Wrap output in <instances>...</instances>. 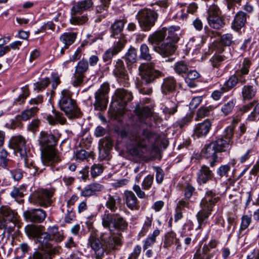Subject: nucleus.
<instances>
[{
  "mask_svg": "<svg viewBox=\"0 0 259 259\" xmlns=\"http://www.w3.org/2000/svg\"><path fill=\"white\" fill-rule=\"evenodd\" d=\"M122 244L120 235H113L107 233H102L100 239L91 235L88 241V245L94 250L96 259H102L105 251L108 253L115 250Z\"/></svg>",
  "mask_w": 259,
  "mask_h": 259,
  "instance_id": "obj_1",
  "label": "nucleus"
},
{
  "mask_svg": "<svg viewBox=\"0 0 259 259\" xmlns=\"http://www.w3.org/2000/svg\"><path fill=\"white\" fill-rule=\"evenodd\" d=\"M38 142L44 165L52 166L61 161V154L55 148L58 139L54 135L42 131L40 133Z\"/></svg>",
  "mask_w": 259,
  "mask_h": 259,
  "instance_id": "obj_2",
  "label": "nucleus"
},
{
  "mask_svg": "<svg viewBox=\"0 0 259 259\" xmlns=\"http://www.w3.org/2000/svg\"><path fill=\"white\" fill-rule=\"evenodd\" d=\"M152 136L149 131L134 128L130 134L129 139L133 147L129 149L130 153L136 157H142L148 152L147 143Z\"/></svg>",
  "mask_w": 259,
  "mask_h": 259,
  "instance_id": "obj_3",
  "label": "nucleus"
},
{
  "mask_svg": "<svg viewBox=\"0 0 259 259\" xmlns=\"http://www.w3.org/2000/svg\"><path fill=\"white\" fill-rule=\"evenodd\" d=\"M141 77V84H138L139 92L142 94H150L152 91L149 88H145L144 85L153 82L156 78L162 76V73L154 69L153 64L143 63L139 67Z\"/></svg>",
  "mask_w": 259,
  "mask_h": 259,
  "instance_id": "obj_4",
  "label": "nucleus"
},
{
  "mask_svg": "<svg viewBox=\"0 0 259 259\" xmlns=\"http://www.w3.org/2000/svg\"><path fill=\"white\" fill-rule=\"evenodd\" d=\"M102 224L105 228L109 229L108 234L121 235L122 242V235L120 232L126 229L128 223L125 220L117 214H111L105 212L102 217Z\"/></svg>",
  "mask_w": 259,
  "mask_h": 259,
  "instance_id": "obj_5",
  "label": "nucleus"
},
{
  "mask_svg": "<svg viewBox=\"0 0 259 259\" xmlns=\"http://www.w3.org/2000/svg\"><path fill=\"white\" fill-rule=\"evenodd\" d=\"M219 199L220 197L212 191H209L206 193L200 203L201 209L196 215L199 228H201L207 222L213 206Z\"/></svg>",
  "mask_w": 259,
  "mask_h": 259,
  "instance_id": "obj_6",
  "label": "nucleus"
},
{
  "mask_svg": "<svg viewBox=\"0 0 259 259\" xmlns=\"http://www.w3.org/2000/svg\"><path fill=\"white\" fill-rule=\"evenodd\" d=\"M58 105L69 118L80 117V110L75 101L72 98V93L69 90L64 89L61 91Z\"/></svg>",
  "mask_w": 259,
  "mask_h": 259,
  "instance_id": "obj_7",
  "label": "nucleus"
},
{
  "mask_svg": "<svg viewBox=\"0 0 259 259\" xmlns=\"http://www.w3.org/2000/svg\"><path fill=\"white\" fill-rule=\"evenodd\" d=\"M0 229H4L3 233L7 231L9 234L18 221L17 213L7 206L0 208Z\"/></svg>",
  "mask_w": 259,
  "mask_h": 259,
  "instance_id": "obj_8",
  "label": "nucleus"
},
{
  "mask_svg": "<svg viewBox=\"0 0 259 259\" xmlns=\"http://www.w3.org/2000/svg\"><path fill=\"white\" fill-rule=\"evenodd\" d=\"M157 17L155 11L148 9L142 10L137 15L140 26L144 31L149 30L154 25Z\"/></svg>",
  "mask_w": 259,
  "mask_h": 259,
  "instance_id": "obj_9",
  "label": "nucleus"
},
{
  "mask_svg": "<svg viewBox=\"0 0 259 259\" xmlns=\"http://www.w3.org/2000/svg\"><path fill=\"white\" fill-rule=\"evenodd\" d=\"M53 190L41 189L34 192L29 198L30 203L40 206L47 207L52 202Z\"/></svg>",
  "mask_w": 259,
  "mask_h": 259,
  "instance_id": "obj_10",
  "label": "nucleus"
},
{
  "mask_svg": "<svg viewBox=\"0 0 259 259\" xmlns=\"http://www.w3.org/2000/svg\"><path fill=\"white\" fill-rule=\"evenodd\" d=\"M25 139L22 136L12 137L9 141V146L13 149L16 154H19L21 157H26L30 154V149L27 147Z\"/></svg>",
  "mask_w": 259,
  "mask_h": 259,
  "instance_id": "obj_11",
  "label": "nucleus"
},
{
  "mask_svg": "<svg viewBox=\"0 0 259 259\" xmlns=\"http://www.w3.org/2000/svg\"><path fill=\"white\" fill-rule=\"evenodd\" d=\"M109 85L107 83H103L95 93V102L94 106L96 110H105L108 102V94Z\"/></svg>",
  "mask_w": 259,
  "mask_h": 259,
  "instance_id": "obj_12",
  "label": "nucleus"
},
{
  "mask_svg": "<svg viewBox=\"0 0 259 259\" xmlns=\"http://www.w3.org/2000/svg\"><path fill=\"white\" fill-rule=\"evenodd\" d=\"M89 68V63L87 60L82 59L78 62L73 75L72 85L74 87L79 86L82 83L84 73Z\"/></svg>",
  "mask_w": 259,
  "mask_h": 259,
  "instance_id": "obj_13",
  "label": "nucleus"
},
{
  "mask_svg": "<svg viewBox=\"0 0 259 259\" xmlns=\"http://www.w3.org/2000/svg\"><path fill=\"white\" fill-rule=\"evenodd\" d=\"M23 215L27 221L36 223L42 222L46 217L45 211L40 208L26 210Z\"/></svg>",
  "mask_w": 259,
  "mask_h": 259,
  "instance_id": "obj_14",
  "label": "nucleus"
},
{
  "mask_svg": "<svg viewBox=\"0 0 259 259\" xmlns=\"http://www.w3.org/2000/svg\"><path fill=\"white\" fill-rule=\"evenodd\" d=\"M176 49L177 47L175 44L166 39L160 45L154 47V50L163 57L172 55Z\"/></svg>",
  "mask_w": 259,
  "mask_h": 259,
  "instance_id": "obj_15",
  "label": "nucleus"
},
{
  "mask_svg": "<svg viewBox=\"0 0 259 259\" xmlns=\"http://www.w3.org/2000/svg\"><path fill=\"white\" fill-rule=\"evenodd\" d=\"M112 142L110 138H105L100 140L99 145V157L101 160L109 158V152L112 148Z\"/></svg>",
  "mask_w": 259,
  "mask_h": 259,
  "instance_id": "obj_16",
  "label": "nucleus"
},
{
  "mask_svg": "<svg viewBox=\"0 0 259 259\" xmlns=\"http://www.w3.org/2000/svg\"><path fill=\"white\" fill-rule=\"evenodd\" d=\"M115 95L118 103L122 107L125 106L133 98L131 92L121 89L116 90Z\"/></svg>",
  "mask_w": 259,
  "mask_h": 259,
  "instance_id": "obj_17",
  "label": "nucleus"
},
{
  "mask_svg": "<svg viewBox=\"0 0 259 259\" xmlns=\"http://www.w3.org/2000/svg\"><path fill=\"white\" fill-rule=\"evenodd\" d=\"M211 125V122L208 119L197 124L194 128V134L198 138L205 136L209 133Z\"/></svg>",
  "mask_w": 259,
  "mask_h": 259,
  "instance_id": "obj_18",
  "label": "nucleus"
},
{
  "mask_svg": "<svg viewBox=\"0 0 259 259\" xmlns=\"http://www.w3.org/2000/svg\"><path fill=\"white\" fill-rule=\"evenodd\" d=\"M36 242L39 244L41 248L45 249H56L52 247L51 243V236L48 232L45 231V228L36 237Z\"/></svg>",
  "mask_w": 259,
  "mask_h": 259,
  "instance_id": "obj_19",
  "label": "nucleus"
},
{
  "mask_svg": "<svg viewBox=\"0 0 259 259\" xmlns=\"http://www.w3.org/2000/svg\"><path fill=\"white\" fill-rule=\"evenodd\" d=\"M213 177L212 171L205 165L201 166L197 172V182L200 184H205Z\"/></svg>",
  "mask_w": 259,
  "mask_h": 259,
  "instance_id": "obj_20",
  "label": "nucleus"
},
{
  "mask_svg": "<svg viewBox=\"0 0 259 259\" xmlns=\"http://www.w3.org/2000/svg\"><path fill=\"white\" fill-rule=\"evenodd\" d=\"M57 249H45L44 248L36 250L31 254L28 259H52L56 253Z\"/></svg>",
  "mask_w": 259,
  "mask_h": 259,
  "instance_id": "obj_21",
  "label": "nucleus"
},
{
  "mask_svg": "<svg viewBox=\"0 0 259 259\" xmlns=\"http://www.w3.org/2000/svg\"><path fill=\"white\" fill-rule=\"evenodd\" d=\"M257 88L255 85H244L241 90L242 100L245 102L251 101L255 98L257 93Z\"/></svg>",
  "mask_w": 259,
  "mask_h": 259,
  "instance_id": "obj_22",
  "label": "nucleus"
},
{
  "mask_svg": "<svg viewBox=\"0 0 259 259\" xmlns=\"http://www.w3.org/2000/svg\"><path fill=\"white\" fill-rule=\"evenodd\" d=\"M167 34V28H163L161 30L156 31L153 34L149 36L148 38L149 42L153 46L160 45L164 41Z\"/></svg>",
  "mask_w": 259,
  "mask_h": 259,
  "instance_id": "obj_23",
  "label": "nucleus"
},
{
  "mask_svg": "<svg viewBox=\"0 0 259 259\" xmlns=\"http://www.w3.org/2000/svg\"><path fill=\"white\" fill-rule=\"evenodd\" d=\"M113 73L117 77L123 79L125 81L128 79L124 63L123 61L120 59H118L116 61L113 69Z\"/></svg>",
  "mask_w": 259,
  "mask_h": 259,
  "instance_id": "obj_24",
  "label": "nucleus"
},
{
  "mask_svg": "<svg viewBox=\"0 0 259 259\" xmlns=\"http://www.w3.org/2000/svg\"><path fill=\"white\" fill-rule=\"evenodd\" d=\"M124 196L126 206L131 209H138L139 207V201L135 194L131 191H125Z\"/></svg>",
  "mask_w": 259,
  "mask_h": 259,
  "instance_id": "obj_25",
  "label": "nucleus"
},
{
  "mask_svg": "<svg viewBox=\"0 0 259 259\" xmlns=\"http://www.w3.org/2000/svg\"><path fill=\"white\" fill-rule=\"evenodd\" d=\"M47 120L49 123L52 125H55L57 123L63 125L66 122V119L63 116V113L55 110H53L51 114L47 116Z\"/></svg>",
  "mask_w": 259,
  "mask_h": 259,
  "instance_id": "obj_26",
  "label": "nucleus"
},
{
  "mask_svg": "<svg viewBox=\"0 0 259 259\" xmlns=\"http://www.w3.org/2000/svg\"><path fill=\"white\" fill-rule=\"evenodd\" d=\"M246 82V79L245 77H241L237 75L235 72L234 74L231 75L229 79L225 82L224 88L227 89V91L232 89L235 87L238 82L241 84H245Z\"/></svg>",
  "mask_w": 259,
  "mask_h": 259,
  "instance_id": "obj_27",
  "label": "nucleus"
},
{
  "mask_svg": "<svg viewBox=\"0 0 259 259\" xmlns=\"http://www.w3.org/2000/svg\"><path fill=\"white\" fill-rule=\"evenodd\" d=\"M246 21V14L242 11H239L236 14L232 23V29L236 31L240 30L245 25Z\"/></svg>",
  "mask_w": 259,
  "mask_h": 259,
  "instance_id": "obj_28",
  "label": "nucleus"
},
{
  "mask_svg": "<svg viewBox=\"0 0 259 259\" xmlns=\"http://www.w3.org/2000/svg\"><path fill=\"white\" fill-rule=\"evenodd\" d=\"M104 198L106 200V206L111 211L115 212L117 209L116 204L120 203V197L117 194L114 195L109 194L105 196Z\"/></svg>",
  "mask_w": 259,
  "mask_h": 259,
  "instance_id": "obj_29",
  "label": "nucleus"
},
{
  "mask_svg": "<svg viewBox=\"0 0 259 259\" xmlns=\"http://www.w3.org/2000/svg\"><path fill=\"white\" fill-rule=\"evenodd\" d=\"M92 0H83L75 4L71 9L72 13L76 14L89 10L93 6Z\"/></svg>",
  "mask_w": 259,
  "mask_h": 259,
  "instance_id": "obj_30",
  "label": "nucleus"
},
{
  "mask_svg": "<svg viewBox=\"0 0 259 259\" xmlns=\"http://www.w3.org/2000/svg\"><path fill=\"white\" fill-rule=\"evenodd\" d=\"M21 157L24 159L26 171L29 173L30 175L34 176L37 172L38 168L32 159L31 154H28L26 157Z\"/></svg>",
  "mask_w": 259,
  "mask_h": 259,
  "instance_id": "obj_31",
  "label": "nucleus"
},
{
  "mask_svg": "<svg viewBox=\"0 0 259 259\" xmlns=\"http://www.w3.org/2000/svg\"><path fill=\"white\" fill-rule=\"evenodd\" d=\"M252 62L248 58H244L242 63L240 65L239 69L235 71L237 75L241 77H244V76L247 75L249 72V68L251 66Z\"/></svg>",
  "mask_w": 259,
  "mask_h": 259,
  "instance_id": "obj_32",
  "label": "nucleus"
},
{
  "mask_svg": "<svg viewBox=\"0 0 259 259\" xmlns=\"http://www.w3.org/2000/svg\"><path fill=\"white\" fill-rule=\"evenodd\" d=\"M202 152L203 156L207 158H209V157L218 158L217 153L218 152L217 151L215 145L213 144L212 142L208 144L205 145L202 150Z\"/></svg>",
  "mask_w": 259,
  "mask_h": 259,
  "instance_id": "obj_33",
  "label": "nucleus"
},
{
  "mask_svg": "<svg viewBox=\"0 0 259 259\" xmlns=\"http://www.w3.org/2000/svg\"><path fill=\"white\" fill-rule=\"evenodd\" d=\"M212 142L215 145V149L218 152L226 151L232 143L230 140L227 141L223 138H219Z\"/></svg>",
  "mask_w": 259,
  "mask_h": 259,
  "instance_id": "obj_34",
  "label": "nucleus"
},
{
  "mask_svg": "<svg viewBox=\"0 0 259 259\" xmlns=\"http://www.w3.org/2000/svg\"><path fill=\"white\" fill-rule=\"evenodd\" d=\"M176 81L174 77H167L164 79L162 85V90L163 93L172 92L175 90Z\"/></svg>",
  "mask_w": 259,
  "mask_h": 259,
  "instance_id": "obj_35",
  "label": "nucleus"
},
{
  "mask_svg": "<svg viewBox=\"0 0 259 259\" xmlns=\"http://www.w3.org/2000/svg\"><path fill=\"white\" fill-rule=\"evenodd\" d=\"M168 32L167 37L166 40L170 42L172 41L174 44L177 42L180 39V36L181 35V32L178 27H171L168 29H167Z\"/></svg>",
  "mask_w": 259,
  "mask_h": 259,
  "instance_id": "obj_36",
  "label": "nucleus"
},
{
  "mask_svg": "<svg viewBox=\"0 0 259 259\" xmlns=\"http://www.w3.org/2000/svg\"><path fill=\"white\" fill-rule=\"evenodd\" d=\"M44 227L32 225H27L25 228V232L29 237H37Z\"/></svg>",
  "mask_w": 259,
  "mask_h": 259,
  "instance_id": "obj_37",
  "label": "nucleus"
},
{
  "mask_svg": "<svg viewBox=\"0 0 259 259\" xmlns=\"http://www.w3.org/2000/svg\"><path fill=\"white\" fill-rule=\"evenodd\" d=\"M209 246L204 245L202 248V251H201L200 249L197 250L193 259H210L213 257V254L212 253L209 254Z\"/></svg>",
  "mask_w": 259,
  "mask_h": 259,
  "instance_id": "obj_38",
  "label": "nucleus"
},
{
  "mask_svg": "<svg viewBox=\"0 0 259 259\" xmlns=\"http://www.w3.org/2000/svg\"><path fill=\"white\" fill-rule=\"evenodd\" d=\"M135 112L141 120L149 117L152 114L150 108L147 106L142 107L138 106L136 108Z\"/></svg>",
  "mask_w": 259,
  "mask_h": 259,
  "instance_id": "obj_39",
  "label": "nucleus"
},
{
  "mask_svg": "<svg viewBox=\"0 0 259 259\" xmlns=\"http://www.w3.org/2000/svg\"><path fill=\"white\" fill-rule=\"evenodd\" d=\"M207 21L209 26L214 29H219L225 25L224 19L222 16L208 19Z\"/></svg>",
  "mask_w": 259,
  "mask_h": 259,
  "instance_id": "obj_40",
  "label": "nucleus"
},
{
  "mask_svg": "<svg viewBox=\"0 0 259 259\" xmlns=\"http://www.w3.org/2000/svg\"><path fill=\"white\" fill-rule=\"evenodd\" d=\"M236 104V99L232 98L226 103H225L222 107L221 111L225 115H227L231 113Z\"/></svg>",
  "mask_w": 259,
  "mask_h": 259,
  "instance_id": "obj_41",
  "label": "nucleus"
},
{
  "mask_svg": "<svg viewBox=\"0 0 259 259\" xmlns=\"http://www.w3.org/2000/svg\"><path fill=\"white\" fill-rule=\"evenodd\" d=\"M124 27V22L121 20H118L115 21L111 27V36L115 37L120 34L123 30Z\"/></svg>",
  "mask_w": 259,
  "mask_h": 259,
  "instance_id": "obj_42",
  "label": "nucleus"
},
{
  "mask_svg": "<svg viewBox=\"0 0 259 259\" xmlns=\"http://www.w3.org/2000/svg\"><path fill=\"white\" fill-rule=\"evenodd\" d=\"M76 38V35L74 33H65L60 37V40L64 44L65 48L71 45Z\"/></svg>",
  "mask_w": 259,
  "mask_h": 259,
  "instance_id": "obj_43",
  "label": "nucleus"
},
{
  "mask_svg": "<svg viewBox=\"0 0 259 259\" xmlns=\"http://www.w3.org/2000/svg\"><path fill=\"white\" fill-rule=\"evenodd\" d=\"M160 231L158 229L155 230L153 233L150 235L144 241L143 249H147L148 247L153 245L156 241V238L159 235Z\"/></svg>",
  "mask_w": 259,
  "mask_h": 259,
  "instance_id": "obj_44",
  "label": "nucleus"
},
{
  "mask_svg": "<svg viewBox=\"0 0 259 259\" xmlns=\"http://www.w3.org/2000/svg\"><path fill=\"white\" fill-rule=\"evenodd\" d=\"M222 16V12L216 5H212L207 10V19Z\"/></svg>",
  "mask_w": 259,
  "mask_h": 259,
  "instance_id": "obj_45",
  "label": "nucleus"
},
{
  "mask_svg": "<svg viewBox=\"0 0 259 259\" xmlns=\"http://www.w3.org/2000/svg\"><path fill=\"white\" fill-rule=\"evenodd\" d=\"M179 240L176 238V235L174 232H169L165 235L164 247L168 248L175 244Z\"/></svg>",
  "mask_w": 259,
  "mask_h": 259,
  "instance_id": "obj_46",
  "label": "nucleus"
},
{
  "mask_svg": "<svg viewBox=\"0 0 259 259\" xmlns=\"http://www.w3.org/2000/svg\"><path fill=\"white\" fill-rule=\"evenodd\" d=\"M174 69L177 73L182 75L187 73L188 70V67L184 61H180L175 64Z\"/></svg>",
  "mask_w": 259,
  "mask_h": 259,
  "instance_id": "obj_47",
  "label": "nucleus"
},
{
  "mask_svg": "<svg viewBox=\"0 0 259 259\" xmlns=\"http://www.w3.org/2000/svg\"><path fill=\"white\" fill-rule=\"evenodd\" d=\"M38 110L37 107H32L23 111L21 115V118L23 120H27L34 116Z\"/></svg>",
  "mask_w": 259,
  "mask_h": 259,
  "instance_id": "obj_48",
  "label": "nucleus"
},
{
  "mask_svg": "<svg viewBox=\"0 0 259 259\" xmlns=\"http://www.w3.org/2000/svg\"><path fill=\"white\" fill-rule=\"evenodd\" d=\"M140 56L141 59L151 61L152 57L149 52V49L146 44H142L140 47Z\"/></svg>",
  "mask_w": 259,
  "mask_h": 259,
  "instance_id": "obj_49",
  "label": "nucleus"
},
{
  "mask_svg": "<svg viewBox=\"0 0 259 259\" xmlns=\"http://www.w3.org/2000/svg\"><path fill=\"white\" fill-rule=\"evenodd\" d=\"M127 63L133 64L136 62L137 54V51L133 48H131L125 55Z\"/></svg>",
  "mask_w": 259,
  "mask_h": 259,
  "instance_id": "obj_50",
  "label": "nucleus"
},
{
  "mask_svg": "<svg viewBox=\"0 0 259 259\" xmlns=\"http://www.w3.org/2000/svg\"><path fill=\"white\" fill-rule=\"evenodd\" d=\"M75 14L72 13L71 12V18L70 21L72 24L73 25H82L88 20L87 16L84 15L80 17H77L74 16Z\"/></svg>",
  "mask_w": 259,
  "mask_h": 259,
  "instance_id": "obj_51",
  "label": "nucleus"
},
{
  "mask_svg": "<svg viewBox=\"0 0 259 259\" xmlns=\"http://www.w3.org/2000/svg\"><path fill=\"white\" fill-rule=\"evenodd\" d=\"M22 93L15 99L14 102L16 104H21L24 102L26 98L29 96V92L27 87L22 88Z\"/></svg>",
  "mask_w": 259,
  "mask_h": 259,
  "instance_id": "obj_52",
  "label": "nucleus"
},
{
  "mask_svg": "<svg viewBox=\"0 0 259 259\" xmlns=\"http://www.w3.org/2000/svg\"><path fill=\"white\" fill-rule=\"evenodd\" d=\"M233 37L230 33H226L221 36L220 43L225 46H230L233 43Z\"/></svg>",
  "mask_w": 259,
  "mask_h": 259,
  "instance_id": "obj_53",
  "label": "nucleus"
},
{
  "mask_svg": "<svg viewBox=\"0 0 259 259\" xmlns=\"http://www.w3.org/2000/svg\"><path fill=\"white\" fill-rule=\"evenodd\" d=\"M210 108L209 107H202L199 108L197 112L196 120L208 116L210 114Z\"/></svg>",
  "mask_w": 259,
  "mask_h": 259,
  "instance_id": "obj_54",
  "label": "nucleus"
},
{
  "mask_svg": "<svg viewBox=\"0 0 259 259\" xmlns=\"http://www.w3.org/2000/svg\"><path fill=\"white\" fill-rule=\"evenodd\" d=\"M8 154L9 153L6 150L4 149L0 150V159L1 160L2 166L8 169L9 168L8 165L9 160L7 158Z\"/></svg>",
  "mask_w": 259,
  "mask_h": 259,
  "instance_id": "obj_55",
  "label": "nucleus"
},
{
  "mask_svg": "<svg viewBox=\"0 0 259 259\" xmlns=\"http://www.w3.org/2000/svg\"><path fill=\"white\" fill-rule=\"evenodd\" d=\"M50 80L49 78H45L40 81L36 82L34 84L35 90L40 91L44 90L49 84Z\"/></svg>",
  "mask_w": 259,
  "mask_h": 259,
  "instance_id": "obj_56",
  "label": "nucleus"
},
{
  "mask_svg": "<svg viewBox=\"0 0 259 259\" xmlns=\"http://www.w3.org/2000/svg\"><path fill=\"white\" fill-rule=\"evenodd\" d=\"M125 43V39H124L123 38H120L118 41L114 43V46L111 49L116 54H117L124 48Z\"/></svg>",
  "mask_w": 259,
  "mask_h": 259,
  "instance_id": "obj_57",
  "label": "nucleus"
},
{
  "mask_svg": "<svg viewBox=\"0 0 259 259\" xmlns=\"http://www.w3.org/2000/svg\"><path fill=\"white\" fill-rule=\"evenodd\" d=\"M230 169L231 167L229 165H223L219 168L217 173L221 177H227L228 176V172L230 171Z\"/></svg>",
  "mask_w": 259,
  "mask_h": 259,
  "instance_id": "obj_58",
  "label": "nucleus"
},
{
  "mask_svg": "<svg viewBox=\"0 0 259 259\" xmlns=\"http://www.w3.org/2000/svg\"><path fill=\"white\" fill-rule=\"evenodd\" d=\"M251 221V218L250 216L244 215L242 217L241 223L240 225V230H244L248 228Z\"/></svg>",
  "mask_w": 259,
  "mask_h": 259,
  "instance_id": "obj_59",
  "label": "nucleus"
},
{
  "mask_svg": "<svg viewBox=\"0 0 259 259\" xmlns=\"http://www.w3.org/2000/svg\"><path fill=\"white\" fill-rule=\"evenodd\" d=\"M103 171V166L100 164H94L91 167V174L93 177L98 176Z\"/></svg>",
  "mask_w": 259,
  "mask_h": 259,
  "instance_id": "obj_60",
  "label": "nucleus"
},
{
  "mask_svg": "<svg viewBox=\"0 0 259 259\" xmlns=\"http://www.w3.org/2000/svg\"><path fill=\"white\" fill-rule=\"evenodd\" d=\"M153 182V177L151 175L147 176L143 181L142 186L144 190H148L151 187Z\"/></svg>",
  "mask_w": 259,
  "mask_h": 259,
  "instance_id": "obj_61",
  "label": "nucleus"
},
{
  "mask_svg": "<svg viewBox=\"0 0 259 259\" xmlns=\"http://www.w3.org/2000/svg\"><path fill=\"white\" fill-rule=\"evenodd\" d=\"M152 219L151 218H147L143 227L142 228V229L140 233V234H141L142 236L145 235V234L148 232L149 228L151 227L152 224Z\"/></svg>",
  "mask_w": 259,
  "mask_h": 259,
  "instance_id": "obj_62",
  "label": "nucleus"
},
{
  "mask_svg": "<svg viewBox=\"0 0 259 259\" xmlns=\"http://www.w3.org/2000/svg\"><path fill=\"white\" fill-rule=\"evenodd\" d=\"M234 126L230 125L226 128L225 131L224 137L226 140H230L231 141V139L234 135Z\"/></svg>",
  "mask_w": 259,
  "mask_h": 259,
  "instance_id": "obj_63",
  "label": "nucleus"
},
{
  "mask_svg": "<svg viewBox=\"0 0 259 259\" xmlns=\"http://www.w3.org/2000/svg\"><path fill=\"white\" fill-rule=\"evenodd\" d=\"M227 92V89L226 88L222 87L221 88L220 90H215L212 92L211 94V97L212 99L215 101L219 100L221 97H222L223 93Z\"/></svg>",
  "mask_w": 259,
  "mask_h": 259,
  "instance_id": "obj_64",
  "label": "nucleus"
}]
</instances>
